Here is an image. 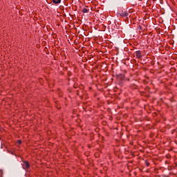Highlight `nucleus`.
<instances>
[{
	"instance_id": "1",
	"label": "nucleus",
	"mask_w": 177,
	"mask_h": 177,
	"mask_svg": "<svg viewBox=\"0 0 177 177\" xmlns=\"http://www.w3.org/2000/svg\"><path fill=\"white\" fill-rule=\"evenodd\" d=\"M24 169H28L30 168V163L27 161H24L22 164Z\"/></svg>"
},
{
	"instance_id": "6",
	"label": "nucleus",
	"mask_w": 177,
	"mask_h": 177,
	"mask_svg": "<svg viewBox=\"0 0 177 177\" xmlns=\"http://www.w3.org/2000/svg\"><path fill=\"white\" fill-rule=\"evenodd\" d=\"M82 12L83 13H88V9H86V8H83V9L82 10Z\"/></svg>"
},
{
	"instance_id": "4",
	"label": "nucleus",
	"mask_w": 177,
	"mask_h": 177,
	"mask_svg": "<svg viewBox=\"0 0 177 177\" xmlns=\"http://www.w3.org/2000/svg\"><path fill=\"white\" fill-rule=\"evenodd\" d=\"M122 17H127L128 16V12L122 11V13L120 14Z\"/></svg>"
},
{
	"instance_id": "7",
	"label": "nucleus",
	"mask_w": 177,
	"mask_h": 177,
	"mask_svg": "<svg viewBox=\"0 0 177 177\" xmlns=\"http://www.w3.org/2000/svg\"><path fill=\"white\" fill-rule=\"evenodd\" d=\"M17 143H18V145H20L21 143V140H18Z\"/></svg>"
},
{
	"instance_id": "5",
	"label": "nucleus",
	"mask_w": 177,
	"mask_h": 177,
	"mask_svg": "<svg viewBox=\"0 0 177 177\" xmlns=\"http://www.w3.org/2000/svg\"><path fill=\"white\" fill-rule=\"evenodd\" d=\"M53 3L57 4V3H60V2H62V0H52Z\"/></svg>"
},
{
	"instance_id": "3",
	"label": "nucleus",
	"mask_w": 177,
	"mask_h": 177,
	"mask_svg": "<svg viewBox=\"0 0 177 177\" xmlns=\"http://www.w3.org/2000/svg\"><path fill=\"white\" fill-rule=\"evenodd\" d=\"M136 56L137 59H140V57H142V53L140 52V50H138L136 52Z\"/></svg>"
},
{
	"instance_id": "2",
	"label": "nucleus",
	"mask_w": 177,
	"mask_h": 177,
	"mask_svg": "<svg viewBox=\"0 0 177 177\" xmlns=\"http://www.w3.org/2000/svg\"><path fill=\"white\" fill-rule=\"evenodd\" d=\"M117 78L120 81H124V80H125V75H124V74H119V75H117Z\"/></svg>"
}]
</instances>
